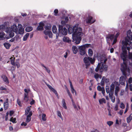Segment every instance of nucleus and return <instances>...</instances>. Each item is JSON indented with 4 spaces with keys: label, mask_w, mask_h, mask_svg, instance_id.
<instances>
[{
    "label": "nucleus",
    "mask_w": 132,
    "mask_h": 132,
    "mask_svg": "<svg viewBox=\"0 0 132 132\" xmlns=\"http://www.w3.org/2000/svg\"><path fill=\"white\" fill-rule=\"evenodd\" d=\"M122 44L123 46L122 47V53L120 55L121 58L122 59L123 63L121 64V70L124 75L126 74V72L127 71L129 73L130 71V69L128 67L126 61L127 57V50L128 51L129 58V59L132 60V53L130 52V49H132V46L130 47L128 46L129 44L127 42L123 41Z\"/></svg>",
    "instance_id": "1"
},
{
    "label": "nucleus",
    "mask_w": 132,
    "mask_h": 132,
    "mask_svg": "<svg viewBox=\"0 0 132 132\" xmlns=\"http://www.w3.org/2000/svg\"><path fill=\"white\" fill-rule=\"evenodd\" d=\"M68 32L70 34L72 33V38L74 41H75L76 44H79L81 39V36L83 34L82 28L81 27H78V24H76L73 27H69L68 28Z\"/></svg>",
    "instance_id": "2"
},
{
    "label": "nucleus",
    "mask_w": 132,
    "mask_h": 132,
    "mask_svg": "<svg viewBox=\"0 0 132 132\" xmlns=\"http://www.w3.org/2000/svg\"><path fill=\"white\" fill-rule=\"evenodd\" d=\"M98 60L100 62L95 69V71L97 72L99 70L100 72L101 73L103 71H106L108 69V66L107 65L104 64L107 61V59L104 55H100L98 57Z\"/></svg>",
    "instance_id": "3"
},
{
    "label": "nucleus",
    "mask_w": 132,
    "mask_h": 132,
    "mask_svg": "<svg viewBox=\"0 0 132 132\" xmlns=\"http://www.w3.org/2000/svg\"><path fill=\"white\" fill-rule=\"evenodd\" d=\"M83 61L86 67H87L89 66L90 63L93 64L95 62V59L94 58H92L89 57H85L84 58Z\"/></svg>",
    "instance_id": "4"
},
{
    "label": "nucleus",
    "mask_w": 132,
    "mask_h": 132,
    "mask_svg": "<svg viewBox=\"0 0 132 132\" xmlns=\"http://www.w3.org/2000/svg\"><path fill=\"white\" fill-rule=\"evenodd\" d=\"M90 45V44H87L81 46H78V49L80 51V54L82 55H84L85 53V49L86 48L89 47Z\"/></svg>",
    "instance_id": "5"
},
{
    "label": "nucleus",
    "mask_w": 132,
    "mask_h": 132,
    "mask_svg": "<svg viewBox=\"0 0 132 132\" xmlns=\"http://www.w3.org/2000/svg\"><path fill=\"white\" fill-rule=\"evenodd\" d=\"M115 86L113 84H112L110 86V88L109 86H106V91L107 93L111 94V95L113 94Z\"/></svg>",
    "instance_id": "6"
},
{
    "label": "nucleus",
    "mask_w": 132,
    "mask_h": 132,
    "mask_svg": "<svg viewBox=\"0 0 132 132\" xmlns=\"http://www.w3.org/2000/svg\"><path fill=\"white\" fill-rule=\"evenodd\" d=\"M130 71L128 73L127 71L126 72V75H124L122 73V74L124 76H121L119 78V82L120 84L122 85H125V81L126 78V76H128L130 74Z\"/></svg>",
    "instance_id": "7"
},
{
    "label": "nucleus",
    "mask_w": 132,
    "mask_h": 132,
    "mask_svg": "<svg viewBox=\"0 0 132 132\" xmlns=\"http://www.w3.org/2000/svg\"><path fill=\"white\" fill-rule=\"evenodd\" d=\"M59 34H61L63 35H66L68 33L67 29L65 28H63V26L62 25H59Z\"/></svg>",
    "instance_id": "8"
},
{
    "label": "nucleus",
    "mask_w": 132,
    "mask_h": 132,
    "mask_svg": "<svg viewBox=\"0 0 132 132\" xmlns=\"http://www.w3.org/2000/svg\"><path fill=\"white\" fill-rule=\"evenodd\" d=\"M95 20H93V17L90 16L87 17L84 20V23H85L92 24L93 23Z\"/></svg>",
    "instance_id": "9"
},
{
    "label": "nucleus",
    "mask_w": 132,
    "mask_h": 132,
    "mask_svg": "<svg viewBox=\"0 0 132 132\" xmlns=\"http://www.w3.org/2000/svg\"><path fill=\"white\" fill-rule=\"evenodd\" d=\"M127 37L126 38L125 41L128 42V41L132 40V33L131 30H129L127 32Z\"/></svg>",
    "instance_id": "10"
},
{
    "label": "nucleus",
    "mask_w": 132,
    "mask_h": 132,
    "mask_svg": "<svg viewBox=\"0 0 132 132\" xmlns=\"http://www.w3.org/2000/svg\"><path fill=\"white\" fill-rule=\"evenodd\" d=\"M24 90L25 92L24 93V100L25 102H27L29 100V97L28 95V93L30 91V90L29 89H25Z\"/></svg>",
    "instance_id": "11"
},
{
    "label": "nucleus",
    "mask_w": 132,
    "mask_h": 132,
    "mask_svg": "<svg viewBox=\"0 0 132 132\" xmlns=\"http://www.w3.org/2000/svg\"><path fill=\"white\" fill-rule=\"evenodd\" d=\"M114 35L113 34H109L106 37V38L107 43L110 44L109 41H111V42H113L114 39Z\"/></svg>",
    "instance_id": "12"
},
{
    "label": "nucleus",
    "mask_w": 132,
    "mask_h": 132,
    "mask_svg": "<svg viewBox=\"0 0 132 132\" xmlns=\"http://www.w3.org/2000/svg\"><path fill=\"white\" fill-rule=\"evenodd\" d=\"M44 24L43 22H41L39 23V25L37 28V30L38 31H42L43 30V27Z\"/></svg>",
    "instance_id": "13"
},
{
    "label": "nucleus",
    "mask_w": 132,
    "mask_h": 132,
    "mask_svg": "<svg viewBox=\"0 0 132 132\" xmlns=\"http://www.w3.org/2000/svg\"><path fill=\"white\" fill-rule=\"evenodd\" d=\"M11 30L13 32H15L16 34H17L18 32V29L16 25L14 24L11 26Z\"/></svg>",
    "instance_id": "14"
},
{
    "label": "nucleus",
    "mask_w": 132,
    "mask_h": 132,
    "mask_svg": "<svg viewBox=\"0 0 132 132\" xmlns=\"http://www.w3.org/2000/svg\"><path fill=\"white\" fill-rule=\"evenodd\" d=\"M32 113L31 111H30L29 114L27 116L26 122L28 123L31 120V116L32 115Z\"/></svg>",
    "instance_id": "15"
},
{
    "label": "nucleus",
    "mask_w": 132,
    "mask_h": 132,
    "mask_svg": "<svg viewBox=\"0 0 132 132\" xmlns=\"http://www.w3.org/2000/svg\"><path fill=\"white\" fill-rule=\"evenodd\" d=\"M97 89L99 91H101L102 94L104 95L105 92L104 88V87H101L100 86H98L97 87Z\"/></svg>",
    "instance_id": "16"
},
{
    "label": "nucleus",
    "mask_w": 132,
    "mask_h": 132,
    "mask_svg": "<svg viewBox=\"0 0 132 132\" xmlns=\"http://www.w3.org/2000/svg\"><path fill=\"white\" fill-rule=\"evenodd\" d=\"M94 77L95 78L97 81H99V79H101L102 77L97 73H95L94 74Z\"/></svg>",
    "instance_id": "17"
},
{
    "label": "nucleus",
    "mask_w": 132,
    "mask_h": 132,
    "mask_svg": "<svg viewBox=\"0 0 132 132\" xmlns=\"http://www.w3.org/2000/svg\"><path fill=\"white\" fill-rule=\"evenodd\" d=\"M119 32H117L115 36H114V39L113 43H112V45H114L116 43L117 41V38L119 35Z\"/></svg>",
    "instance_id": "18"
},
{
    "label": "nucleus",
    "mask_w": 132,
    "mask_h": 132,
    "mask_svg": "<svg viewBox=\"0 0 132 132\" xmlns=\"http://www.w3.org/2000/svg\"><path fill=\"white\" fill-rule=\"evenodd\" d=\"M63 41L65 42L69 43L71 42V40L69 39V38L66 36H64L63 39Z\"/></svg>",
    "instance_id": "19"
},
{
    "label": "nucleus",
    "mask_w": 132,
    "mask_h": 132,
    "mask_svg": "<svg viewBox=\"0 0 132 132\" xmlns=\"http://www.w3.org/2000/svg\"><path fill=\"white\" fill-rule=\"evenodd\" d=\"M113 94L111 95V94H109V96L110 98L111 99L112 102L114 103L115 101V97L113 95Z\"/></svg>",
    "instance_id": "20"
},
{
    "label": "nucleus",
    "mask_w": 132,
    "mask_h": 132,
    "mask_svg": "<svg viewBox=\"0 0 132 132\" xmlns=\"http://www.w3.org/2000/svg\"><path fill=\"white\" fill-rule=\"evenodd\" d=\"M2 78L3 80L6 84H9V80L5 76H2Z\"/></svg>",
    "instance_id": "21"
},
{
    "label": "nucleus",
    "mask_w": 132,
    "mask_h": 132,
    "mask_svg": "<svg viewBox=\"0 0 132 132\" xmlns=\"http://www.w3.org/2000/svg\"><path fill=\"white\" fill-rule=\"evenodd\" d=\"M72 49L73 53L76 54L77 53L78 51V49L76 46H73L72 47Z\"/></svg>",
    "instance_id": "22"
},
{
    "label": "nucleus",
    "mask_w": 132,
    "mask_h": 132,
    "mask_svg": "<svg viewBox=\"0 0 132 132\" xmlns=\"http://www.w3.org/2000/svg\"><path fill=\"white\" fill-rule=\"evenodd\" d=\"M7 102H4V108L5 110H7L8 108V103L7 102L8 99H6Z\"/></svg>",
    "instance_id": "23"
},
{
    "label": "nucleus",
    "mask_w": 132,
    "mask_h": 132,
    "mask_svg": "<svg viewBox=\"0 0 132 132\" xmlns=\"http://www.w3.org/2000/svg\"><path fill=\"white\" fill-rule=\"evenodd\" d=\"M62 106L65 109H67V107L66 106V104L64 99H63L62 102Z\"/></svg>",
    "instance_id": "24"
},
{
    "label": "nucleus",
    "mask_w": 132,
    "mask_h": 132,
    "mask_svg": "<svg viewBox=\"0 0 132 132\" xmlns=\"http://www.w3.org/2000/svg\"><path fill=\"white\" fill-rule=\"evenodd\" d=\"M5 35V34L3 32L0 33V40H3L4 39V36Z\"/></svg>",
    "instance_id": "25"
},
{
    "label": "nucleus",
    "mask_w": 132,
    "mask_h": 132,
    "mask_svg": "<svg viewBox=\"0 0 132 132\" xmlns=\"http://www.w3.org/2000/svg\"><path fill=\"white\" fill-rule=\"evenodd\" d=\"M24 28H19V29L17 34H18L21 35L22 34L24 33Z\"/></svg>",
    "instance_id": "26"
},
{
    "label": "nucleus",
    "mask_w": 132,
    "mask_h": 132,
    "mask_svg": "<svg viewBox=\"0 0 132 132\" xmlns=\"http://www.w3.org/2000/svg\"><path fill=\"white\" fill-rule=\"evenodd\" d=\"M33 29L32 27L31 26L27 27L25 29V30L27 32H29L31 31Z\"/></svg>",
    "instance_id": "27"
},
{
    "label": "nucleus",
    "mask_w": 132,
    "mask_h": 132,
    "mask_svg": "<svg viewBox=\"0 0 132 132\" xmlns=\"http://www.w3.org/2000/svg\"><path fill=\"white\" fill-rule=\"evenodd\" d=\"M99 102L100 104H102L103 103H106V100L104 98L100 99Z\"/></svg>",
    "instance_id": "28"
},
{
    "label": "nucleus",
    "mask_w": 132,
    "mask_h": 132,
    "mask_svg": "<svg viewBox=\"0 0 132 132\" xmlns=\"http://www.w3.org/2000/svg\"><path fill=\"white\" fill-rule=\"evenodd\" d=\"M132 119V114H131L127 119V121L128 123L130 122Z\"/></svg>",
    "instance_id": "29"
},
{
    "label": "nucleus",
    "mask_w": 132,
    "mask_h": 132,
    "mask_svg": "<svg viewBox=\"0 0 132 132\" xmlns=\"http://www.w3.org/2000/svg\"><path fill=\"white\" fill-rule=\"evenodd\" d=\"M52 30L54 33H56L57 32V30L56 27L55 26H53L52 28Z\"/></svg>",
    "instance_id": "30"
},
{
    "label": "nucleus",
    "mask_w": 132,
    "mask_h": 132,
    "mask_svg": "<svg viewBox=\"0 0 132 132\" xmlns=\"http://www.w3.org/2000/svg\"><path fill=\"white\" fill-rule=\"evenodd\" d=\"M29 35V34L28 33H27L23 37V40L24 41H26Z\"/></svg>",
    "instance_id": "31"
},
{
    "label": "nucleus",
    "mask_w": 132,
    "mask_h": 132,
    "mask_svg": "<svg viewBox=\"0 0 132 132\" xmlns=\"http://www.w3.org/2000/svg\"><path fill=\"white\" fill-rule=\"evenodd\" d=\"M4 45L5 47L7 49L9 48L11 46L10 44L8 43H4Z\"/></svg>",
    "instance_id": "32"
},
{
    "label": "nucleus",
    "mask_w": 132,
    "mask_h": 132,
    "mask_svg": "<svg viewBox=\"0 0 132 132\" xmlns=\"http://www.w3.org/2000/svg\"><path fill=\"white\" fill-rule=\"evenodd\" d=\"M10 59L11 60V64L13 65H15V63L14 62L15 58L11 57L10 58Z\"/></svg>",
    "instance_id": "33"
},
{
    "label": "nucleus",
    "mask_w": 132,
    "mask_h": 132,
    "mask_svg": "<svg viewBox=\"0 0 132 132\" xmlns=\"http://www.w3.org/2000/svg\"><path fill=\"white\" fill-rule=\"evenodd\" d=\"M88 54L90 56H92L93 55V52L92 50L89 49L88 50Z\"/></svg>",
    "instance_id": "34"
},
{
    "label": "nucleus",
    "mask_w": 132,
    "mask_h": 132,
    "mask_svg": "<svg viewBox=\"0 0 132 132\" xmlns=\"http://www.w3.org/2000/svg\"><path fill=\"white\" fill-rule=\"evenodd\" d=\"M30 107L27 108L25 110V114L26 115H28L30 111Z\"/></svg>",
    "instance_id": "35"
},
{
    "label": "nucleus",
    "mask_w": 132,
    "mask_h": 132,
    "mask_svg": "<svg viewBox=\"0 0 132 132\" xmlns=\"http://www.w3.org/2000/svg\"><path fill=\"white\" fill-rule=\"evenodd\" d=\"M57 112V116L62 119V120H63V119L62 117L60 112L59 111H58Z\"/></svg>",
    "instance_id": "36"
},
{
    "label": "nucleus",
    "mask_w": 132,
    "mask_h": 132,
    "mask_svg": "<svg viewBox=\"0 0 132 132\" xmlns=\"http://www.w3.org/2000/svg\"><path fill=\"white\" fill-rule=\"evenodd\" d=\"M51 26L50 24H47L45 28V29L46 30H50L51 29Z\"/></svg>",
    "instance_id": "37"
},
{
    "label": "nucleus",
    "mask_w": 132,
    "mask_h": 132,
    "mask_svg": "<svg viewBox=\"0 0 132 132\" xmlns=\"http://www.w3.org/2000/svg\"><path fill=\"white\" fill-rule=\"evenodd\" d=\"M105 79V77H103L102 78V81L101 82V85L102 86L104 85V84L105 82L104 80Z\"/></svg>",
    "instance_id": "38"
},
{
    "label": "nucleus",
    "mask_w": 132,
    "mask_h": 132,
    "mask_svg": "<svg viewBox=\"0 0 132 132\" xmlns=\"http://www.w3.org/2000/svg\"><path fill=\"white\" fill-rule=\"evenodd\" d=\"M112 84H113L115 86H119L120 84V83H119L117 81H115L113 82Z\"/></svg>",
    "instance_id": "39"
},
{
    "label": "nucleus",
    "mask_w": 132,
    "mask_h": 132,
    "mask_svg": "<svg viewBox=\"0 0 132 132\" xmlns=\"http://www.w3.org/2000/svg\"><path fill=\"white\" fill-rule=\"evenodd\" d=\"M73 106L75 109V110H79L80 109V108L79 106L78 105V107L77 106L75 105V104H74V105H73Z\"/></svg>",
    "instance_id": "40"
},
{
    "label": "nucleus",
    "mask_w": 132,
    "mask_h": 132,
    "mask_svg": "<svg viewBox=\"0 0 132 132\" xmlns=\"http://www.w3.org/2000/svg\"><path fill=\"white\" fill-rule=\"evenodd\" d=\"M51 90L52 91L55 93L56 95L58 98L59 97L58 96V94L56 90L53 88V89Z\"/></svg>",
    "instance_id": "41"
},
{
    "label": "nucleus",
    "mask_w": 132,
    "mask_h": 132,
    "mask_svg": "<svg viewBox=\"0 0 132 132\" xmlns=\"http://www.w3.org/2000/svg\"><path fill=\"white\" fill-rule=\"evenodd\" d=\"M71 88V90L72 93L73 94H74L75 93V94L76 95V92L75 90L73 88V87H70Z\"/></svg>",
    "instance_id": "42"
},
{
    "label": "nucleus",
    "mask_w": 132,
    "mask_h": 132,
    "mask_svg": "<svg viewBox=\"0 0 132 132\" xmlns=\"http://www.w3.org/2000/svg\"><path fill=\"white\" fill-rule=\"evenodd\" d=\"M5 31L7 33H9L11 32V29L10 28H6L5 29Z\"/></svg>",
    "instance_id": "43"
},
{
    "label": "nucleus",
    "mask_w": 132,
    "mask_h": 132,
    "mask_svg": "<svg viewBox=\"0 0 132 132\" xmlns=\"http://www.w3.org/2000/svg\"><path fill=\"white\" fill-rule=\"evenodd\" d=\"M107 123L109 126H110L112 125L113 122L112 121H109L107 122Z\"/></svg>",
    "instance_id": "44"
},
{
    "label": "nucleus",
    "mask_w": 132,
    "mask_h": 132,
    "mask_svg": "<svg viewBox=\"0 0 132 132\" xmlns=\"http://www.w3.org/2000/svg\"><path fill=\"white\" fill-rule=\"evenodd\" d=\"M46 115L45 114H43L42 115V120L44 121H45L46 120Z\"/></svg>",
    "instance_id": "45"
},
{
    "label": "nucleus",
    "mask_w": 132,
    "mask_h": 132,
    "mask_svg": "<svg viewBox=\"0 0 132 132\" xmlns=\"http://www.w3.org/2000/svg\"><path fill=\"white\" fill-rule=\"evenodd\" d=\"M120 107L122 109H123L125 108V105L123 103H121L120 105Z\"/></svg>",
    "instance_id": "46"
},
{
    "label": "nucleus",
    "mask_w": 132,
    "mask_h": 132,
    "mask_svg": "<svg viewBox=\"0 0 132 132\" xmlns=\"http://www.w3.org/2000/svg\"><path fill=\"white\" fill-rule=\"evenodd\" d=\"M120 88L119 86H116L115 91L118 92Z\"/></svg>",
    "instance_id": "47"
},
{
    "label": "nucleus",
    "mask_w": 132,
    "mask_h": 132,
    "mask_svg": "<svg viewBox=\"0 0 132 132\" xmlns=\"http://www.w3.org/2000/svg\"><path fill=\"white\" fill-rule=\"evenodd\" d=\"M11 30V32H9V35L11 37H12L14 36V34L13 32Z\"/></svg>",
    "instance_id": "48"
},
{
    "label": "nucleus",
    "mask_w": 132,
    "mask_h": 132,
    "mask_svg": "<svg viewBox=\"0 0 132 132\" xmlns=\"http://www.w3.org/2000/svg\"><path fill=\"white\" fill-rule=\"evenodd\" d=\"M15 63V66L16 65L18 68L20 66V63L18 62H16Z\"/></svg>",
    "instance_id": "49"
},
{
    "label": "nucleus",
    "mask_w": 132,
    "mask_h": 132,
    "mask_svg": "<svg viewBox=\"0 0 132 132\" xmlns=\"http://www.w3.org/2000/svg\"><path fill=\"white\" fill-rule=\"evenodd\" d=\"M50 31V30L47 31L46 30H45L44 31V33L45 34V35H48L49 33V32Z\"/></svg>",
    "instance_id": "50"
},
{
    "label": "nucleus",
    "mask_w": 132,
    "mask_h": 132,
    "mask_svg": "<svg viewBox=\"0 0 132 132\" xmlns=\"http://www.w3.org/2000/svg\"><path fill=\"white\" fill-rule=\"evenodd\" d=\"M0 90H7V89L3 86H1L0 87Z\"/></svg>",
    "instance_id": "51"
},
{
    "label": "nucleus",
    "mask_w": 132,
    "mask_h": 132,
    "mask_svg": "<svg viewBox=\"0 0 132 132\" xmlns=\"http://www.w3.org/2000/svg\"><path fill=\"white\" fill-rule=\"evenodd\" d=\"M54 12L55 14L54 15H57V14L58 13V10L57 9H55L54 11Z\"/></svg>",
    "instance_id": "52"
},
{
    "label": "nucleus",
    "mask_w": 132,
    "mask_h": 132,
    "mask_svg": "<svg viewBox=\"0 0 132 132\" xmlns=\"http://www.w3.org/2000/svg\"><path fill=\"white\" fill-rule=\"evenodd\" d=\"M17 103L20 106H21V102L20 100L18 99L17 100Z\"/></svg>",
    "instance_id": "53"
},
{
    "label": "nucleus",
    "mask_w": 132,
    "mask_h": 132,
    "mask_svg": "<svg viewBox=\"0 0 132 132\" xmlns=\"http://www.w3.org/2000/svg\"><path fill=\"white\" fill-rule=\"evenodd\" d=\"M16 120V119L15 118H11L10 119V121H11L13 123L15 122Z\"/></svg>",
    "instance_id": "54"
},
{
    "label": "nucleus",
    "mask_w": 132,
    "mask_h": 132,
    "mask_svg": "<svg viewBox=\"0 0 132 132\" xmlns=\"http://www.w3.org/2000/svg\"><path fill=\"white\" fill-rule=\"evenodd\" d=\"M27 122H23L21 124V125L22 126H26L27 125Z\"/></svg>",
    "instance_id": "55"
},
{
    "label": "nucleus",
    "mask_w": 132,
    "mask_h": 132,
    "mask_svg": "<svg viewBox=\"0 0 132 132\" xmlns=\"http://www.w3.org/2000/svg\"><path fill=\"white\" fill-rule=\"evenodd\" d=\"M49 32L48 35L49 36V37L51 38L52 37V32L50 31Z\"/></svg>",
    "instance_id": "56"
},
{
    "label": "nucleus",
    "mask_w": 132,
    "mask_h": 132,
    "mask_svg": "<svg viewBox=\"0 0 132 132\" xmlns=\"http://www.w3.org/2000/svg\"><path fill=\"white\" fill-rule=\"evenodd\" d=\"M104 80L106 84H108L109 82V79L108 78H106L105 77V79H104Z\"/></svg>",
    "instance_id": "57"
},
{
    "label": "nucleus",
    "mask_w": 132,
    "mask_h": 132,
    "mask_svg": "<svg viewBox=\"0 0 132 132\" xmlns=\"http://www.w3.org/2000/svg\"><path fill=\"white\" fill-rule=\"evenodd\" d=\"M128 82L129 84H131L132 82V78L131 77H130L129 78Z\"/></svg>",
    "instance_id": "58"
},
{
    "label": "nucleus",
    "mask_w": 132,
    "mask_h": 132,
    "mask_svg": "<svg viewBox=\"0 0 132 132\" xmlns=\"http://www.w3.org/2000/svg\"><path fill=\"white\" fill-rule=\"evenodd\" d=\"M127 42L129 43L128 45V46L130 47V46H132V43L129 40L128 41V42Z\"/></svg>",
    "instance_id": "59"
},
{
    "label": "nucleus",
    "mask_w": 132,
    "mask_h": 132,
    "mask_svg": "<svg viewBox=\"0 0 132 132\" xmlns=\"http://www.w3.org/2000/svg\"><path fill=\"white\" fill-rule=\"evenodd\" d=\"M119 125V122L118 120V119H116V121L115 123L116 125Z\"/></svg>",
    "instance_id": "60"
},
{
    "label": "nucleus",
    "mask_w": 132,
    "mask_h": 132,
    "mask_svg": "<svg viewBox=\"0 0 132 132\" xmlns=\"http://www.w3.org/2000/svg\"><path fill=\"white\" fill-rule=\"evenodd\" d=\"M129 87L130 90L132 91V84H130L129 86Z\"/></svg>",
    "instance_id": "61"
},
{
    "label": "nucleus",
    "mask_w": 132,
    "mask_h": 132,
    "mask_svg": "<svg viewBox=\"0 0 132 132\" xmlns=\"http://www.w3.org/2000/svg\"><path fill=\"white\" fill-rule=\"evenodd\" d=\"M123 112V111L122 110H120L119 112H118V113L120 115H122Z\"/></svg>",
    "instance_id": "62"
},
{
    "label": "nucleus",
    "mask_w": 132,
    "mask_h": 132,
    "mask_svg": "<svg viewBox=\"0 0 132 132\" xmlns=\"http://www.w3.org/2000/svg\"><path fill=\"white\" fill-rule=\"evenodd\" d=\"M5 27V26L3 25H0V30L4 28Z\"/></svg>",
    "instance_id": "63"
},
{
    "label": "nucleus",
    "mask_w": 132,
    "mask_h": 132,
    "mask_svg": "<svg viewBox=\"0 0 132 132\" xmlns=\"http://www.w3.org/2000/svg\"><path fill=\"white\" fill-rule=\"evenodd\" d=\"M118 110V106L117 105H116L114 108V110L116 111H117Z\"/></svg>",
    "instance_id": "64"
}]
</instances>
